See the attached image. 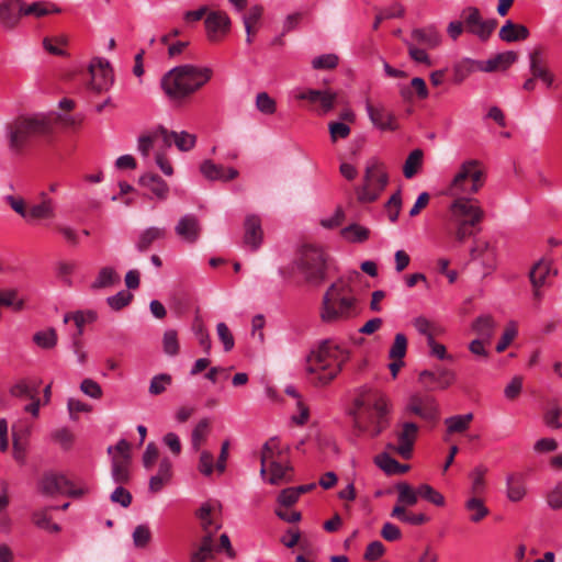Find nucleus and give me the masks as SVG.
Listing matches in <instances>:
<instances>
[{
    "instance_id": "nucleus-4",
    "label": "nucleus",
    "mask_w": 562,
    "mask_h": 562,
    "mask_svg": "<svg viewBox=\"0 0 562 562\" xmlns=\"http://www.w3.org/2000/svg\"><path fill=\"white\" fill-rule=\"evenodd\" d=\"M290 448L278 437H271L261 449L260 475L271 485L288 483L292 480Z\"/></svg>"
},
{
    "instance_id": "nucleus-48",
    "label": "nucleus",
    "mask_w": 562,
    "mask_h": 562,
    "mask_svg": "<svg viewBox=\"0 0 562 562\" xmlns=\"http://www.w3.org/2000/svg\"><path fill=\"white\" fill-rule=\"evenodd\" d=\"M391 516L393 518L398 519L402 522L412 525V526H419L428 521V517L423 514H408L406 509H402V507H393L391 512Z\"/></svg>"
},
{
    "instance_id": "nucleus-14",
    "label": "nucleus",
    "mask_w": 562,
    "mask_h": 562,
    "mask_svg": "<svg viewBox=\"0 0 562 562\" xmlns=\"http://www.w3.org/2000/svg\"><path fill=\"white\" fill-rule=\"evenodd\" d=\"M91 76V89L101 92L106 91L113 83V71L110 63L105 58H93L89 65Z\"/></svg>"
},
{
    "instance_id": "nucleus-53",
    "label": "nucleus",
    "mask_w": 562,
    "mask_h": 562,
    "mask_svg": "<svg viewBox=\"0 0 562 562\" xmlns=\"http://www.w3.org/2000/svg\"><path fill=\"white\" fill-rule=\"evenodd\" d=\"M33 341L43 349L54 348L57 344V334L54 328H47L34 334Z\"/></svg>"
},
{
    "instance_id": "nucleus-30",
    "label": "nucleus",
    "mask_w": 562,
    "mask_h": 562,
    "mask_svg": "<svg viewBox=\"0 0 562 562\" xmlns=\"http://www.w3.org/2000/svg\"><path fill=\"white\" fill-rule=\"evenodd\" d=\"M201 172L210 180H232L238 176V171L234 168H224L223 166L215 165L211 160H205L201 165Z\"/></svg>"
},
{
    "instance_id": "nucleus-25",
    "label": "nucleus",
    "mask_w": 562,
    "mask_h": 562,
    "mask_svg": "<svg viewBox=\"0 0 562 562\" xmlns=\"http://www.w3.org/2000/svg\"><path fill=\"white\" fill-rule=\"evenodd\" d=\"M471 256L474 260H480L481 263L488 269H493L496 266V248L488 240H475L474 246L471 249Z\"/></svg>"
},
{
    "instance_id": "nucleus-35",
    "label": "nucleus",
    "mask_w": 562,
    "mask_h": 562,
    "mask_svg": "<svg viewBox=\"0 0 562 562\" xmlns=\"http://www.w3.org/2000/svg\"><path fill=\"white\" fill-rule=\"evenodd\" d=\"M528 35L529 31L526 26L515 24L509 20L499 30L501 40L507 43L526 40Z\"/></svg>"
},
{
    "instance_id": "nucleus-16",
    "label": "nucleus",
    "mask_w": 562,
    "mask_h": 562,
    "mask_svg": "<svg viewBox=\"0 0 562 562\" xmlns=\"http://www.w3.org/2000/svg\"><path fill=\"white\" fill-rule=\"evenodd\" d=\"M463 16L468 31L482 41L487 40L497 25L495 20H483L480 11L474 7L467 8Z\"/></svg>"
},
{
    "instance_id": "nucleus-61",
    "label": "nucleus",
    "mask_w": 562,
    "mask_h": 562,
    "mask_svg": "<svg viewBox=\"0 0 562 562\" xmlns=\"http://www.w3.org/2000/svg\"><path fill=\"white\" fill-rule=\"evenodd\" d=\"M402 207V196L401 191H396L394 194L390 196L387 202L385 203V210L387 213V217L392 223H395L398 218L400 211Z\"/></svg>"
},
{
    "instance_id": "nucleus-3",
    "label": "nucleus",
    "mask_w": 562,
    "mask_h": 562,
    "mask_svg": "<svg viewBox=\"0 0 562 562\" xmlns=\"http://www.w3.org/2000/svg\"><path fill=\"white\" fill-rule=\"evenodd\" d=\"M212 77L211 67L184 64L167 71L160 87L169 100L182 102L202 89Z\"/></svg>"
},
{
    "instance_id": "nucleus-52",
    "label": "nucleus",
    "mask_w": 562,
    "mask_h": 562,
    "mask_svg": "<svg viewBox=\"0 0 562 562\" xmlns=\"http://www.w3.org/2000/svg\"><path fill=\"white\" fill-rule=\"evenodd\" d=\"M530 71L535 79H540L548 88L552 86L554 80L552 72L542 66L535 56L530 58Z\"/></svg>"
},
{
    "instance_id": "nucleus-64",
    "label": "nucleus",
    "mask_w": 562,
    "mask_h": 562,
    "mask_svg": "<svg viewBox=\"0 0 562 562\" xmlns=\"http://www.w3.org/2000/svg\"><path fill=\"white\" fill-rule=\"evenodd\" d=\"M80 391L85 395L94 400H99L103 395L101 385L94 380L88 378L83 379L82 382L80 383Z\"/></svg>"
},
{
    "instance_id": "nucleus-55",
    "label": "nucleus",
    "mask_w": 562,
    "mask_h": 562,
    "mask_svg": "<svg viewBox=\"0 0 562 562\" xmlns=\"http://www.w3.org/2000/svg\"><path fill=\"white\" fill-rule=\"evenodd\" d=\"M476 63L473 59L464 58L453 65L454 79L458 82L463 81L473 70L476 69Z\"/></svg>"
},
{
    "instance_id": "nucleus-10",
    "label": "nucleus",
    "mask_w": 562,
    "mask_h": 562,
    "mask_svg": "<svg viewBox=\"0 0 562 562\" xmlns=\"http://www.w3.org/2000/svg\"><path fill=\"white\" fill-rule=\"evenodd\" d=\"M299 268L310 280H322L328 268L327 257L321 247L307 245L300 251Z\"/></svg>"
},
{
    "instance_id": "nucleus-12",
    "label": "nucleus",
    "mask_w": 562,
    "mask_h": 562,
    "mask_svg": "<svg viewBox=\"0 0 562 562\" xmlns=\"http://www.w3.org/2000/svg\"><path fill=\"white\" fill-rule=\"evenodd\" d=\"M40 488L43 494L54 495H67V496H81L88 488L80 487L76 488L75 485L63 474L49 473L44 475L41 480Z\"/></svg>"
},
{
    "instance_id": "nucleus-58",
    "label": "nucleus",
    "mask_w": 562,
    "mask_h": 562,
    "mask_svg": "<svg viewBox=\"0 0 562 562\" xmlns=\"http://www.w3.org/2000/svg\"><path fill=\"white\" fill-rule=\"evenodd\" d=\"M407 351V338L404 334L397 333L389 350V358L404 359Z\"/></svg>"
},
{
    "instance_id": "nucleus-37",
    "label": "nucleus",
    "mask_w": 562,
    "mask_h": 562,
    "mask_svg": "<svg viewBox=\"0 0 562 562\" xmlns=\"http://www.w3.org/2000/svg\"><path fill=\"white\" fill-rule=\"evenodd\" d=\"M140 183L147 188L155 196L165 200L168 196L169 187L160 177L146 175L140 178Z\"/></svg>"
},
{
    "instance_id": "nucleus-51",
    "label": "nucleus",
    "mask_w": 562,
    "mask_h": 562,
    "mask_svg": "<svg viewBox=\"0 0 562 562\" xmlns=\"http://www.w3.org/2000/svg\"><path fill=\"white\" fill-rule=\"evenodd\" d=\"M161 142V136L156 134V127L149 133L143 134L137 139V149L144 158H148L156 142Z\"/></svg>"
},
{
    "instance_id": "nucleus-2",
    "label": "nucleus",
    "mask_w": 562,
    "mask_h": 562,
    "mask_svg": "<svg viewBox=\"0 0 562 562\" xmlns=\"http://www.w3.org/2000/svg\"><path fill=\"white\" fill-rule=\"evenodd\" d=\"M349 359L350 350L346 344L326 339L306 356L305 371L315 385L325 386L338 376Z\"/></svg>"
},
{
    "instance_id": "nucleus-28",
    "label": "nucleus",
    "mask_w": 562,
    "mask_h": 562,
    "mask_svg": "<svg viewBox=\"0 0 562 562\" xmlns=\"http://www.w3.org/2000/svg\"><path fill=\"white\" fill-rule=\"evenodd\" d=\"M527 495L525 477L521 473H512L506 476V496L513 503L521 502Z\"/></svg>"
},
{
    "instance_id": "nucleus-31",
    "label": "nucleus",
    "mask_w": 562,
    "mask_h": 562,
    "mask_svg": "<svg viewBox=\"0 0 562 562\" xmlns=\"http://www.w3.org/2000/svg\"><path fill=\"white\" fill-rule=\"evenodd\" d=\"M121 281L120 274L113 267H103L99 270L94 280L90 284L92 291L110 289L119 284Z\"/></svg>"
},
{
    "instance_id": "nucleus-11",
    "label": "nucleus",
    "mask_w": 562,
    "mask_h": 562,
    "mask_svg": "<svg viewBox=\"0 0 562 562\" xmlns=\"http://www.w3.org/2000/svg\"><path fill=\"white\" fill-rule=\"evenodd\" d=\"M403 415H416L426 422L435 423L439 419L440 407L432 396L413 394L403 408Z\"/></svg>"
},
{
    "instance_id": "nucleus-39",
    "label": "nucleus",
    "mask_w": 562,
    "mask_h": 562,
    "mask_svg": "<svg viewBox=\"0 0 562 562\" xmlns=\"http://www.w3.org/2000/svg\"><path fill=\"white\" fill-rule=\"evenodd\" d=\"M496 324L492 316L490 315H482L479 316L473 323H472V330L476 333L480 338L485 339L486 341H491L494 330H495Z\"/></svg>"
},
{
    "instance_id": "nucleus-24",
    "label": "nucleus",
    "mask_w": 562,
    "mask_h": 562,
    "mask_svg": "<svg viewBox=\"0 0 562 562\" xmlns=\"http://www.w3.org/2000/svg\"><path fill=\"white\" fill-rule=\"evenodd\" d=\"M517 60V54L513 50L499 53L494 57L476 63V69L484 72L508 69Z\"/></svg>"
},
{
    "instance_id": "nucleus-59",
    "label": "nucleus",
    "mask_w": 562,
    "mask_h": 562,
    "mask_svg": "<svg viewBox=\"0 0 562 562\" xmlns=\"http://www.w3.org/2000/svg\"><path fill=\"white\" fill-rule=\"evenodd\" d=\"M256 108L259 112L271 115L277 110V103L267 92H259L256 95Z\"/></svg>"
},
{
    "instance_id": "nucleus-6",
    "label": "nucleus",
    "mask_w": 562,
    "mask_h": 562,
    "mask_svg": "<svg viewBox=\"0 0 562 562\" xmlns=\"http://www.w3.org/2000/svg\"><path fill=\"white\" fill-rule=\"evenodd\" d=\"M53 133V119L46 114L16 117L7 126L10 147L20 150L33 136H46Z\"/></svg>"
},
{
    "instance_id": "nucleus-15",
    "label": "nucleus",
    "mask_w": 562,
    "mask_h": 562,
    "mask_svg": "<svg viewBox=\"0 0 562 562\" xmlns=\"http://www.w3.org/2000/svg\"><path fill=\"white\" fill-rule=\"evenodd\" d=\"M418 380L429 390H447L457 381L453 370L438 367L436 370H424L419 373Z\"/></svg>"
},
{
    "instance_id": "nucleus-18",
    "label": "nucleus",
    "mask_w": 562,
    "mask_h": 562,
    "mask_svg": "<svg viewBox=\"0 0 562 562\" xmlns=\"http://www.w3.org/2000/svg\"><path fill=\"white\" fill-rule=\"evenodd\" d=\"M366 111L372 125L382 131H396L398 124L395 115L390 112L383 104H372L370 101L366 102Z\"/></svg>"
},
{
    "instance_id": "nucleus-46",
    "label": "nucleus",
    "mask_w": 562,
    "mask_h": 562,
    "mask_svg": "<svg viewBox=\"0 0 562 562\" xmlns=\"http://www.w3.org/2000/svg\"><path fill=\"white\" fill-rule=\"evenodd\" d=\"M68 43L66 35L46 36L43 40L44 49L55 56H65V46Z\"/></svg>"
},
{
    "instance_id": "nucleus-40",
    "label": "nucleus",
    "mask_w": 562,
    "mask_h": 562,
    "mask_svg": "<svg viewBox=\"0 0 562 562\" xmlns=\"http://www.w3.org/2000/svg\"><path fill=\"white\" fill-rule=\"evenodd\" d=\"M111 475L115 483L127 482L130 477V457H113Z\"/></svg>"
},
{
    "instance_id": "nucleus-29",
    "label": "nucleus",
    "mask_w": 562,
    "mask_h": 562,
    "mask_svg": "<svg viewBox=\"0 0 562 562\" xmlns=\"http://www.w3.org/2000/svg\"><path fill=\"white\" fill-rule=\"evenodd\" d=\"M464 509L468 513L469 520L473 524L481 522L490 515V509L482 496H469L464 502Z\"/></svg>"
},
{
    "instance_id": "nucleus-33",
    "label": "nucleus",
    "mask_w": 562,
    "mask_h": 562,
    "mask_svg": "<svg viewBox=\"0 0 562 562\" xmlns=\"http://www.w3.org/2000/svg\"><path fill=\"white\" fill-rule=\"evenodd\" d=\"M397 498L396 505L394 507H402V509H406V507H411L417 504L419 497V486L414 488L406 482L397 483L396 486Z\"/></svg>"
},
{
    "instance_id": "nucleus-26",
    "label": "nucleus",
    "mask_w": 562,
    "mask_h": 562,
    "mask_svg": "<svg viewBox=\"0 0 562 562\" xmlns=\"http://www.w3.org/2000/svg\"><path fill=\"white\" fill-rule=\"evenodd\" d=\"M220 507L217 502L207 501L200 506L196 513L202 528L209 535H212L220 528V525L214 520V516L220 512Z\"/></svg>"
},
{
    "instance_id": "nucleus-42",
    "label": "nucleus",
    "mask_w": 562,
    "mask_h": 562,
    "mask_svg": "<svg viewBox=\"0 0 562 562\" xmlns=\"http://www.w3.org/2000/svg\"><path fill=\"white\" fill-rule=\"evenodd\" d=\"M10 394L13 397L19 398H34V396L38 395V387L36 384H33L31 381L26 379H21L16 381L10 387Z\"/></svg>"
},
{
    "instance_id": "nucleus-45",
    "label": "nucleus",
    "mask_w": 562,
    "mask_h": 562,
    "mask_svg": "<svg viewBox=\"0 0 562 562\" xmlns=\"http://www.w3.org/2000/svg\"><path fill=\"white\" fill-rule=\"evenodd\" d=\"M423 158L424 153L422 149H414L411 151L403 166V173L405 178L411 179L418 172L423 165Z\"/></svg>"
},
{
    "instance_id": "nucleus-32",
    "label": "nucleus",
    "mask_w": 562,
    "mask_h": 562,
    "mask_svg": "<svg viewBox=\"0 0 562 562\" xmlns=\"http://www.w3.org/2000/svg\"><path fill=\"white\" fill-rule=\"evenodd\" d=\"M487 471V468L483 464H479L470 471V487L468 492L469 496H483L486 493L487 484L485 476Z\"/></svg>"
},
{
    "instance_id": "nucleus-21",
    "label": "nucleus",
    "mask_w": 562,
    "mask_h": 562,
    "mask_svg": "<svg viewBox=\"0 0 562 562\" xmlns=\"http://www.w3.org/2000/svg\"><path fill=\"white\" fill-rule=\"evenodd\" d=\"M175 232L181 240L194 244L201 234L200 221L194 214H184L175 226Z\"/></svg>"
},
{
    "instance_id": "nucleus-38",
    "label": "nucleus",
    "mask_w": 562,
    "mask_h": 562,
    "mask_svg": "<svg viewBox=\"0 0 562 562\" xmlns=\"http://www.w3.org/2000/svg\"><path fill=\"white\" fill-rule=\"evenodd\" d=\"M98 318V314L93 310L87 311H77L75 313H69L64 316V322L68 323L69 321H74L77 327V336H81L83 334V327L87 324H91L95 322Z\"/></svg>"
},
{
    "instance_id": "nucleus-19",
    "label": "nucleus",
    "mask_w": 562,
    "mask_h": 562,
    "mask_svg": "<svg viewBox=\"0 0 562 562\" xmlns=\"http://www.w3.org/2000/svg\"><path fill=\"white\" fill-rule=\"evenodd\" d=\"M156 134L161 136V143H164L167 148H170L171 145L175 144L180 151L191 150L196 143V136L194 134L186 131L179 133L169 131L161 125L156 127Z\"/></svg>"
},
{
    "instance_id": "nucleus-13",
    "label": "nucleus",
    "mask_w": 562,
    "mask_h": 562,
    "mask_svg": "<svg viewBox=\"0 0 562 562\" xmlns=\"http://www.w3.org/2000/svg\"><path fill=\"white\" fill-rule=\"evenodd\" d=\"M418 432L419 427L416 423H401L395 431L396 445L393 447L394 451L406 460L411 459Z\"/></svg>"
},
{
    "instance_id": "nucleus-41",
    "label": "nucleus",
    "mask_w": 562,
    "mask_h": 562,
    "mask_svg": "<svg viewBox=\"0 0 562 562\" xmlns=\"http://www.w3.org/2000/svg\"><path fill=\"white\" fill-rule=\"evenodd\" d=\"M0 305L11 307L13 311H22L25 305V300L20 295L18 289L0 290Z\"/></svg>"
},
{
    "instance_id": "nucleus-44",
    "label": "nucleus",
    "mask_w": 562,
    "mask_h": 562,
    "mask_svg": "<svg viewBox=\"0 0 562 562\" xmlns=\"http://www.w3.org/2000/svg\"><path fill=\"white\" fill-rule=\"evenodd\" d=\"M342 238L349 243H363L369 238L370 231L359 224H351L340 232Z\"/></svg>"
},
{
    "instance_id": "nucleus-27",
    "label": "nucleus",
    "mask_w": 562,
    "mask_h": 562,
    "mask_svg": "<svg viewBox=\"0 0 562 562\" xmlns=\"http://www.w3.org/2000/svg\"><path fill=\"white\" fill-rule=\"evenodd\" d=\"M262 228L260 218L257 215H249L245 220L244 243L252 250H257L262 243Z\"/></svg>"
},
{
    "instance_id": "nucleus-34",
    "label": "nucleus",
    "mask_w": 562,
    "mask_h": 562,
    "mask_svg": "<svg viewBox=\"0 0 562 562\" xmlns=\"http://www.w3.org/2000/svg\"><path fill=\"white\" fill-rule=\"evenodd\" d=\"M412 37L429 48H435L441 43V35L435 25L413 30Z\"/></svg>"
},
{
    "instance_id": "nucleus-60",
    "label": "nucleus",
    "mask_w": 562,
    "mask_h": 562,
    "mask_svg": "<svg viewBox=\"0 0 562 562\" xmlns=\"http://www.w3.org/2000/svg\"><path fill=\"white\" fill-rule=\"evenodd\" d=\"M162 347L168 356H176L179 352L178 335L175 329H167L162 337Z\"/></svg>"
},
{
    "instance_id": "nucleus-49",
    "label": "nucleus",
    "mask_w": 562,
    "mask_h": 562,
    "mask_svg": "<svg viewBox=\"0 0 562 562\" xmlns=\"http://www.w3.org/2000/svg\"><path fill=\"white\" fill-rule=\"evenodd\" d=\"M22 18L20 15V10L15 13L12 9L11 2H2L0 3V23L5 29H13L19 20Z\"/></svg>"
},
{
    "instance_id": "nucleus-7",
    "label": "nucleus",
    "mask_w": 562,
    "mask_h": 562,
    "mask_svg": "<svg viewBox=\"0 0 562 562\" xmlns=\"http://www.w3.org/2000/svg\"><path fill=\"white\" fill-rule=\"evenodd\" d=\"M485 183V173L479 160L463 161L451 178L446 195L450 198L473 196Z\"/></svg>"
},
{
    "instance_id": "nucleus-5",
    "label": "nucleus",
    "mask_w": 562,
    "mask_h": 562,
    "mask_svg": "<svg viewBox=\"0 0 562 562\" xmlns=\"http://www.w3.org/2000/svg\"><path fill=\"white\" fill-rule=\"evenodd\" d=\"M484 217L479 200L473 196L452 198L448 206L447 222L453 228L456 241L463 244L473 235V227Z\"/></svg>"
},
{
    "instance_id": "nucleus-8",
    "label": "nucleus",
    "mask_w": 562,
    "mask_h": 562,
    "mask_svg": "<svg viewBox=\"0 0 562 562\" xmlns=\"http://www.w3.org/2000/svg\"><path fill=\"white\" fill-rule=\"evenodd\" d=\"M355 315V299L348 293L347 285L344 282L333 283L323 299L322 321L336 323Z\"/></svg>"
},
{
    "instance_id": "nucleus-62",
    "label": "nucleus",
    "mask_w": 562,
    "mask_h": 562,
    "mask_svg": "<svg viewBox=\"0 0 562 562\" xmlns=\"http://www.w3.org/2000/svg\"><path fill=\"white\" fill-rule=\"evenodd\" d=\"M171 375L167 373L157 374L150 381L149 393L151 395H159L166 391V389L171 384Z\"/></svg>"
},
{
    "instance_id": "nucleus-1",
    "label": "nucleus",
    "mask_w": 562,
    "mask_h": 562,
    "mask_svg": "<svg viewBox=\"0 0 562 562\" xmlns=\"http://www.w3.org/2000/svg\"><path fill=\"white\" fill-rule=\"evenodd\" d=\"M393 402L382 390L363 385L355 390L349 416L357 436L379 437L391 425Z\"/></svg>"
},
{
    "instance_id": "nucleus-9",
    "label": "nucleus",
    "mask_w": 562,
    "mask_h": 562,
    "mask_svg": "<svg viewBox=\"0 0 562 562\" xmlns=\"http://www.w3.org/2000/svg\"><path fill=\"white\" fill-rule=\"evenodd\" d=\"M389 183V175L382 161L371 158L367 161L362 182L355 188L356 198L360 203L376 201Z\"/></svg>"
},
{
    "instance_id": "nucleus-63",
    "label": "nucleus",
    "mask_w": 562,
    "mask_h": 562,
    "mask_svg": "<svg viewBox=\"0 0 562 562\" xmlns=\"http://www.w3.org/2000/svg\"><path fill=\"white\" fill-rule=\"evenodd\" d=\"M375 464L386 474H396L400 467V462L385 452L375 458Z\"/></svg>"
},
{
    "instance_id": "nucleus-54",
    "label": "nucleus",
    "mask_w": 562,
    "mask_h": 562,
    "mask_svg": "<svg viewBox=\"0 0 562 562\" xmlns=\"http://www.w3.org/2000/svg\"><path fill=\"white\" fill-rule=\"evenodd\" d=\"M262 11H263L262 7L254 5L249 9L248 14H246L243 18L246 34H247L246 41L248 44L251 43V30L260 20L261 15H262Z\"/></svg>"
},
{
    "instance_id": "nucleus-22",
    "label": "nucleus",
    "mask_w": 562,
    "mask_h": 562,
    "mask_svg": "<svg viewBox=\"0 0 562 562\" xmlns=\"http://www.w3.org/2000/svg\"><path fill=\"white\" fill-rule=\"evenodd\" d=\"M14 1L18 4H20V15L22 16L41 19L50 14H58L61 12V9L57 4L46 0L34 1L32 3H25L22 0Z\"/></svg>"
},
{
    "instance_id": "nucleus-17",
    "label": "nucleus",
    "mask_w": 562,
    "mask_h": 562,
    "mask_svg": "<svg viewBox=\"0 0 562 562\" xmlns=\"http://www.w3.org/2000/svg\"><path fill=\"white\" fill-rule=\"evenodd\" d=\"M206 36L210 42H221L229 32L231 20L225 12L213 11L204 21Z\"/></svg>"
},
{
    "instance_id": "nucleus-20",
    "label": "nucleus",
    "mask_w": 562,
    "mask_h": 562,
    "mask_svg": "<svg viewBox=\"0 0 562 562\" xmlns=\"http://www.w3.org/2000/svg\"><path fill=\"white\" fill-rule=\"evenodd\" d=\"M557 269L552 267V263L548 259H540L537 261L530 272V281L533 286L535 295L540 296V288L551 284L553 278L557 276Z\"/></svg>"
},
{
    "instance_id": "nucleus-50",
    "label": "nucleus",
    "mask_w": 562,
    "mask_h": 562,
    "mask_svg": "<svg viewBox=\"0 0 562 562\" xmlns=\"http://www.w3.org/2000/svg\"><path fill=\"white\" fill-rule=\"evenodd\" d=\"M209 420L203 418L193 428L191 434V446L194 451H199L201 446L205 442L209 435Z\"/></svg>"
},
{
    "instance_id": "nucleus-43",
    "label": "nucleus",
    "mask_w": 562,
    "mask_h": 562,
    "mask_svg": "<svg viewBox=\"0 0 562 562\" xmlns=\"http://www.w3.org/2000/svg\"><path fill=\"white\" fill-rule=\"evenodd\" d=\"M166 229L161 227H148L142 232L139 238L137 240L136 247L139 251H144L149 248V246L158 239L165 238Z\"/></svg>"
},
{
    "instance_id": "nucleus-23",
    "label": "nucleus",
    "mask_w": 562,
    "mask_h": 562,
    "mask_svg": "<svg viewBox=\"0 0 562 562\" xmlns=\"http://www.w3.org/2000/svg\"><path fill=\"white\" fill-rule=\"evenodd\" d=\"M172 461L168 457H161L158 463L157 473L151 475L148 483V488L151 493L160 492L172 480Z\"/></svg>"
},
{
    "instance_id": "nucleus-36",
    "label": "nucleus",
    "mask_w": 562,
    "mask_h": 562,
    "mask_svg": "<svg viewBox=\"0 0 562 562\" xmlns=\"http://www.w3.org/2000/svg\"><path fill=\"white\" fill-rule=\"evenodd\" d=\"M55 215V206L53 200L45 193L42 194V202L33 205L29 210L27 221L52 218Z\"/></svg>"
},
{
    "instance_id": "nucleus-57",
    "label": "nucleus",
    "mask_w": 562,
    "mask_h": 562,
    "mask_svg": "<svg viewBox=\"0 0 562 562\" xmlns=\"http://www.w3.org/2000/svg\"><path fill=\"white\" fill-rule=\"evenodd\" d=\"M419 496L436 506L446 504L443 495L426 483L419 485Z\"/></svg>"
},
{
    "instance_id": "nucleus-47",
    "label": "nucleus",
    "mask_w": 562,
    "mask_h": 562,
    "mask_svg": "<svg viewBox=\"0 0 562 562\" xmlns=\"http://www.w3.org/2000/svg\"><path fill=\"white\" fill-rule=\"evenodd\" d=\"M473 419V414L454 415L445 419L447 431L449 434L465 431Z\"/></svg>"
},
{
    "instance_id": "nucleus-56",
    "label": "nucleus",
    "mask_w": 562,
    "mask_h": 562,
    "mask_svg": "<svg viewBox=\"0 0 562 562\" xmlns=\"http://www.w3.org/2000/svg\"><path fill=\"white\" fill-rule=\"evenodd\" d=\"M198 471L205 477H210L216 471L214 456L210 451L202 450L200 452Z\"/></svg>"
}]
</instances>
